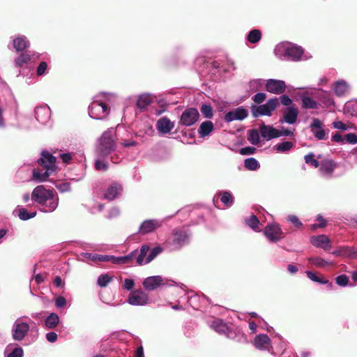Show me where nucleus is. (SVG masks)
Masks as SVG:
<instances>
[{"mask_svg": "<svg viewBox=\"0 0 357 357\" xmlns=\"http://www.w3.org/2000/svg\"><path fill=\"white\" fill-rule=\"evenodd\" d=\"M31 200L37 204L40 211L52 213L58 207L59 198L55 191L38 185L32 191Z\"/></svg>", "mask_w": 357, "mask_h": 357, "instance_id": "obj_1", "label": "nucleus"}, {"mask_svg": "<svg viewBox=\"0 0 357 357\" xmlns=\"http://www.w3.org/2000/svg\"><path fill=\"white\" fill-rule=\"evenodd\" d=\"M116 98L114 93L101 92L93 98V101L89 106V114L95 119H102L109 113V104Z\"/></svg>", "mask_w": 357, "mask_h": 357, "instance_id": "obj_2", "label": "nucleus"}, {"mask_svg": "<svg viewBox=\"0 0 357 357\" xmlns=\"http://www.w3.org/2000/svg\"><path fill=\"white\" fill-rule=\"evenodd\" d=\"M274 52L278 58L287 61H298L307 59L301 47L289 42L278 44Z\"/></svg>", "mask_w": 357, "mask_h": 357, "instance_id": "obj_3", "label": "nucleus"}, {"mask_svg": "<svg viewBox=\"0 0 357 357\" xmlns=\"http://www.w3.org/2000/svg\"><path fill=\"white\" fill-rule=\"evenodd\" d=\"M116 130L113 128H110L105 131L101 137L98 139L96 144V155L99 158H106L116 148Z\"/></svg>", "mask_w": 357, "mask_h": 357, "instance_id": "obj_4", "label": "nucleus"}, {"mask_svg": "<svg viewBox=\"0 0 357 357\" xmlns=\"http://www.w3.org/2000/svg\"><path fill=\"white\" fill-rule=\"evenodd\" d=\"M31 324H34V322L26 316L16 319L11 328L13 339L15 341L23 340L30 331Z\"/></svg>", "mask_w": 357, "mask_h": 357, "instance_id": "obj_5", "label": "nucleus"}, {"mask_svg": "<svg viewBox=\"0 0 357 357\" xmlns=\"http://www.w3.org/2000/svg\"><path fill=\"white\" fill-rule=\"evenodd\" d=\"M190 235L186 231L176 229L172 232V239L167 242V245L171 251L181 249L189 243Z\"/></svg>", "mask_w": 357, "mask_h": 357, "instance_id": "obj_6", "label": "nucleus"}, {"mask_svg": "<svg viewBox=\"0 0 357 357\" xmlns=\"http://www.w3.org/2000/svg\"><path fill=\"white\" fill-rule=\"evenodd\" d=\"M279 105L278 98H274L269 99L266 103L259 105L257 107H253L252 109V113L253 116L258 117L259 116H268L272 115V113Z\"/></svg>", "mask_w": 357, "mask_h": 357, "instance_id": "obj_7", "label": "nucleus"}, {"mask_svg": "<svg viewBox=\"0 0 357 357\" xmlns=\"http://www.w3.org/2000/svg\"><path fill=\"white\" fill-rule=\"evenodd\" d=\"M264 234L271 243L279 242L284 237V233L277 222L268 224L264 229Z\"/></svg>", "mask_w": 357, "mask_h": 357, "instance_id": "obj_8", "label": "nucleus"}, {"mask_svg": "<svg viewBox=\"0 0 357 357\" xmlns=\"http://www.w3.org/2000/svg\"><path fill=\"white\" fill-rule=\"evenodd\" d=\"M199 114L195 108H188L183 111L181 116L180 122L185 126H190L195 124L199 119Z\"/></svg>", "mask_w": 357, "mask_h": 357, "instance_id": "obj_9", "label": "nucleus"}, {"mask_svg": "<svg viewBox=\"0 0 357 357\" xmlns=\"http://www.w3.org/2000/svg\"><path fill=\"white\" fill-rule=\"evenodd\" d=\"M149 296L142 290L134 291L130 293L128 303L132 305H144L149 303Z\"/></svg>", "mask_w": 357, "mask_h": 357, "instance_id": "obj_10", "label": "nucleus"}, {"mask_svg": "<svg viewBox=\"0 0 357 357\" xmlns=\"http://www.w3.org/2000/svg\"><path fill=\"white\" fill-rule=\"evenodd\" d=\"M338 167V164L332 159H324L320 162L319 171L321 174L327 177L332 178L335 169Z\"/></svg>", "mask_w": 357, "mask_h": 357, "instance_id": "obj_11", "label": "nucleus"}, {"mask_svg": "<svg viewBox=\"0 0 357 357\" xmlns=\"http://www.w3.org/2000/svg\"><path fill=\"white\" fill-rule=\"evenodd\" d=\"M35 118L41 124H46L50 119L51 110L47 105L36 107L34 109Z\"/></svg>", "mask_w": 357, "mask_h": 357, "instance_id": "obj_12", "label": "nucleus"}, {"mask_svg": "<svg viewBox=\"0 0 357 357\" xmlns=\"http://www.w3.org/2000/svg\"><path fill=\"white\" fill-rule=\"evenodd\" d=\"M175 126L174 122L166 116L160 118L156 122V129L161 135L170 133Z\"/></svg>", "mask_w": 357, "mask_h": 357, "instance_id": "obj_13", "label": "nucleus"}, {"mask_svg": "<svg viewBox=\"0 0 357 357\" xmlns=\"http://www.w3.org/2000/svg\"><path fill=\"white\" fill-rule=\"evenodd\" d=\"M162 225V221L158 219H150L144 220L140 225L139 232L141 234H146L154 231Z\"/></svg>", "mask_w": 357, "mask_h": 357, "instance_id": "obj_14", "label": "nucleus"}, {"mask_svg": "<svg viewBox=\"0 0 357 357\" xmlns=\"http://www.w3.org/2000/svg\"><path fill=\"white\" fill-rule=\"evenodd\" d=\"M286 89V84L282 80L269 79L266 82V89L267 91L274 93H282Z\"/></svg>", "mask_w": 357, "mask_h": 357, "instance_id": "obj_15", "label": "nucleus"}, {"mask_svg": "<svg viewBox=\"0 0 357 357\" xmlns=\"http://www.w3.org/2000/svg\"><path fill=\"white\" fill-rule=\"evenodd\" d=\"M333 93L337 97H344L349 94L351 86L350 84L344 79H338L332 84Z\"/></svg>", "mask_w": 357, "mask_h": 357, "instance_id": "obj_16", "label": "nucleus"}, {"mask_svg": "<svg viewBox=\"0 0 357 357\" xmlns=\"http://www.w3.org/2000/svg\"><path fill=\"white\" fill-rule=\"evenodd\" d=\"M248 115V110L243 107H239L228 112L225 115V121L228 123L233 121H242L245 119Z\"/></svg>", "mask_w": 357, "mask_h": 357, "instance_id": "obj_17", "label": "nucleus"}, {"mask_svg": "<svg viewBox=\"0 0 357 357\" xmlns=\"http://www.w3.org/2000/svg\"><path fill=\"white\" fill-rule=\"evenodd\" d=\"M38 163L45 169L56 171V158L47 151H43L41 153V158L38 160Z\"/></svg>", "mask_w": 357, "mask_h": 357, "instance_id": "obj_18", "label": "nucleus"}, {"mask_svg": "<svg viewBox=\"0 0 357 357\" xmlns=\"http://www.w3.org/2000/svg\"><path fill=\"white\" fill-rule=\"evenodd\" d=\"M137 255V250H133L129 255L122 257H115L113 255H107V261H110L114 264H132L136 256Z\"/></svg>", "mask_w": 357, "mask_h": 357, "instance_id": "obj_19", "label": "nucleus"}, {"mask_svg": "<svg viewBox=\"0 0 357 357\" xmlns=\"http://www.w3.org/2000/svg\"><path fill=\"white\" fill-rule=\"evenodd\" d=\"M211 326L217 333L220 334H225L229 338H234L231 329L222 320L219 319H214L211 324Z\"/></svg>", "mask_w": 357, "mask_h": 357, "instance_id": "obj_20", "label": "nucleus"}, {"mask_svg": "<svg viewBox=\"0 0 357 357\" xmlns=\"http://www.w3.org/2000/svg\"><path fill=\"white\" fill-rule=\"evenodd\" d=\"M311 243L316 248H322L328 250L331 248L329 238L324 234L312 236L310 238Z\"/></svg>", "mask_w": 357, "mask_h": 357, "instance_id": "obj_21", "label": "nucleus"}, {"mask_svg": "<svg viewBox=\"0 0 357 357\" xmlns=\"http://www.w3.org/2000/svg\"><path fill=\"white\" fill-rule=\"evenodd\" d=\"M254 346L259 350H269L271 347V340L266 334L257 335L253 340Z\"/></svg>", "mask_w": 357, "mask_h": 357, "instance_id": "obj_22", "label": "nucleus"}, {"mask_svg": "<svg viewBox=\"0 0 357 357\" xmlns=\"http://www.w3.org/2000/svg\"><path fill=\"white\" fill-rule=\"evenodd\" d=\"M261 136L266 141L279 137V130L271 126L262 125L259 128Z\"/></svg>", "mask_w": 357, "mask_h": 357, "instance_id": "obj_23", "label": "nucleus"}, {"mask_svg": "<svg viewBox=\"0 0 357 357\" xmlns=\"http://www.w3.org/2000/svg\"><path fill=\"white\" fill-rule=\"evenodd\" d=\"M122 186L117 183H113L105 190L104 197L108 200H113L117 198L122 192Z\"/></svg>", "mask_w": 357, "mask_h": 357, "instance_id": "obj_24", "label": "nucleus"}, {"mask_svg": "<svg viewBox=\"0 0 357 357\" xmlns=\"http://www.w3.org/2000/svg\"><path fill=\"white\" fill-rule=\"evenodd\" d=\"M298 114V110L297 108L294 107H287L283 110V119L280 121L289 124H294L297 120Z\"/></svg>", "mask_w": 357, "mask_h": 357, "instance_id": "obj_25", "label": "nucleus"}, {"mask_svg": "<svg viewBox=\"0 0 357 357\" xmlns=\"http://www.w3.org/2000/svg\"><path fill=\"white\" fill-rule=\"evenodd\" d=\"M79 260L86 262L107 261V255H98L94 253L82 252L79 255Z\"/></svg>", "mask_w": 357, "mask_h": 357, "instance_id": "obj_26", "label": "nucleus"}, {"mask_svg": "<svg viewBox=\"0 0 357 357\" xmlns=\"http://www.w3.org/2000/svg\"><path fill=\"white\" fill-rule=\"evenodd\" d=\"M310 128L312 132L317 139L323 140L326 138V132L320 120L314 119L310 125Z\"/></svg>", "mask_w": 357, "mask_h": 357, "instance_id": "obj_27", "label": "nucleus"}, {"mask_svg": "<svg viewBox=\"0 0 357 357\" xmlns=\"http://www.w3.org/2000/svg\"><path fill=\"white\" fill-rule=\"evenodd\" d=\"M163 283V279L160 275L146 278L143 282L144 287L149 291L154 290Z\"/></svg>", "mask_w": 357, "mask_h": 357, "instance_id": "obj_28", "label": "nucleus"}, {"mask_svg": "<svg viewBox=\"0 0 357 357\" xmlns=\"http://www.w3.org/2000/svg\"><path fill=\"white\" fill-rule=\"evenodd\" d=\"M54 172V171L49 170V169H45L43 167L40 169H34L32 179L37 182H43Z\"/></svg>", "mask_w": 357, "mask_h": 357, "instance_id": "obj_29", "label": "nucleus"}, {"mask_svg": "<svg viewBox=\"0 0 357 357\" xmlns=\"http://www.w3.org/2000/svg\"><path fill=\"white\" fill-rule=\"evenodd\" d=\"M214 130V125L211 121L202 122L197 130L199 137L204 138L208 137Z\"/></svg>", "mask_w": 357, "mask_h": 357, "instance_id": "obj_30", "label": "nucleus"}, {"mask_svg": "<svg viewBox=\"0 0 357 357\" xmlns=\"http://www.w3.org/2000/svg\"><path fill=\"white\" fill-rule=\"evenodd\" d=\"M153 98L150 93H143L138 96L136 105L141 110L145 109L153 102Z\"/></svg>", "mask_w": 357, "mask_h": 357, "instance_id": "obj_31", "label": "nucleus"}, {"mask_svg": "<svg viewBox=\"0 0 357 357\" xmlns=\"http://www.w3.org/2000/svg\"><path fill=\"white\" fill-rule=\"evenodd\" d=\"M13 45L17 52H20L29 47V42L25 36L19 35L13 40Z\"/></svg>", "mask_w": 357, "mask_h": 357, "instance_id": "obj_32", "label": "nucleus"}, {"mask_svg": "<svg viewBox=\"0 0 357 357\" xmlns=\"http://www.w3.org/2000/svg\"><path fill=\"white\" fill-rule=\"evenodd\" d=\"M59 323V317L56 313H51L45 319L44 325L48 329L55 328Z\"/></svg>", "mask_w": 357, "mask_h": 357, "instance_id": "obj_33", "label": "nucleus"}, {"mask_svg": "<svg viewBox=\"0 0 357 357\" xmlns=\"http://www.w3.org/2000/svg\"><path fill=\"white\" fill-rule=\"evenodd\" d=\"M308 261L310 264L319 268H324L333 264L332 261H328L319 257H310L308 258Z\"/></svg>", "mask_w": 357, "mask_h": 357, "instance_id": "obj_34", "label": "nucleus"}, {"mask_svg": "<svg viewBox=\"0 0 357 357\" xmlns=\"http://www.w3.org/2000/svg\"><path fill=\"white\" fill-rule=\"evenodd\" d=\"M245 225L251 228L253 231L256 232L260 231V222L256 215H251L250 217L246 218L245 219Z\"/></svg>", "mask_w": 357, "mask_h": 357, "instance_id": "obj_35", "label": "nucleus"}, {"mask_svg": "<svg viewBox=\"0 0 357 357\" xmlns=\"http://www.w3.org/2000/svg\"><path fill=\"white\" fill-rule=\"evenodd\" d=\"M351 246H340L332 254L335 257L351 259Z\"/></svg>", "mask_w": 357, "mask_h": 357, "instance_id": "obj_36", "label": "nucleus"}, {"mask_svg": "<svg viewBox=\"0 0 357 357\" xmlns=\"http://www.w3.org/2000/svg\"><path fill=\"white\" fill-rule=\"evenodd\" d=\"M294 144L293 142L289 141L283 142L282 143L277 144L274 146V149L278 153H288L294 147Z\"/></svg>", "mask_w": 357, "mask_h": 357, "instance_id": "obj_37", "label": "nucleus"}, {"mask_svg": "<svg viewBox=\"0 0 357 357\" xmlns=\"http://www.w3.org/2000/svg\"><path fill=\"white\" fill-rule=\"evenodd\" d=\"M148 252H149V247L147 245H143L141 248L139 252L137 251V255L135 257L136 263L138 265L146 264L145 261Z\"/></svg>", "mask_w": 357, "mask_h": 357, "instance_id": "obj_38", "label": "nucleus"}, {"mask_svg": "<svg viewBox=\"0 0 357 357\" xmlns=\"http://www.w3.org/2000/svg\"><path fill=\"white\" fill-rule=\"evenodd\" d=\"M245 167L250 171H256L260 167V164L255 158H249L244 160Z\"/></svg>", "mask_w": 357, "mask_h": 357, "instance_id": "obj_39", "label": "nucleus"}, {"mask_svg": "<svg viewBox=\"0 0 357 357\" xmlns=\"http://www.w3.org/2000/svg\"><path fill=\"white\" fill-rule=\"evenodd\" d=\"M35 54L31 55L28 52L22 53L15 60V65L17 67H21L24 64L27 63L31 59V56H34Z\"/></svg>", "mask_w": 357, "mask_h": 357, "instance_id": "obj_40", "label": "nucleus"}, {"mask_svg": "<svg viewBox=\"0 0 357 357\" xmlns=\"http://www.w3.org/2000/svg\"><path fill=\"white\" fill-rule=\"evenodd\" d=\"M220 201L225 206L230 207L234 203V197L231 192L228 191H223L220 193Z\"/></svg>", "mask_w": 357, "mask_h": 357, "instance_id": "obj_41", "label": "nucleus"}, {"mask_svg": "<svg viewBox=\"0 0 357 357\" xmlns=\"http://www.w3.org/2000/svg\"><path fill=\"white\" fill-rule=\"evenodd\" d=\"M261 38V33L259 29L251 30L247 36V40L251 43H257Z\"/></svg>", "mask_w": 357, "mask_h": 357, "instance_id": "obj_42", "label": "nucleus"}, {"mask_svg": "<svg viewBox=\"0 0 357 357\" xmlns=\"http://www.w3.org/2000/svg\"><path fill=\"white\" fill-rule=\"evenodd\" d=\"M302 106L306 109H317L318 104L312 98L304 96L302 98Z\"/></svg>", "mask_w": 357, "mask_h": 357, "instance_id": "obj_43", "label": "nucleus"}, {"mask_svg": "<svg viewBox=\"0 0 357 357\" xmlns=\"http://www.w3.org/2000/svg\"><path fill=\"white\" fill-rule=\"evenodd\" d=\"M19 218L22 220H27L32 218H34L36 215V211H33L29 213L27 210L23 207H19L18 208Z\"/></svg>", "mask_w": 357, "mask_h": 357, "instance_id": "obj_44", "label": "nucleus"}, {"mask_svg": "<svg viewBox=\"0 0 357 357\" xmlns=\"http://www.w3.org/2000/svg\"><path fill=\"white\" fill-rule=\"evenodd\" d=\"M305 273H306L307 278L313 282H318L319 284H329L330 287L333 286V284L331 282H329V281L328 280L322 279V278H319V276H317L315 273H314L310 271H307L305 272Z\"/></svg>", "mask_w": 357, "mask_h": 357, "instance_id": "obj_45", "label": "nucleus"}, {"mask_svg": "<svg viewBox=\"0 0 357 357\" xmlns=\"http://www.w3.org/2000/svg\"><path fill=\"white\" fill-rule=\"evenodd\" d=\"M259 135V130L252 129L249 131L248 139L252 145H257L260 141Z\"/></svg>", "mask_w": 357, "mask_h": 357, "instance_id": "obj_46", "label": "nucleus"}, {"mask_svg": "<svg viewBox=\"0 0 357 357\" xmlns=\"http://www.w3.org/2000/svg\"><path fill=\"white\" fill-rule=\"evenodd\" d=\"M162 252V248L160 246L154 247L149 252V254L146 257L145 264H149L159 254Z\"/></svg>", "mask_w": 357, "mask_h": 357, "instance_id": "obj_47", "label": "nucleus"}, {"mask_svg": "<svg viewBox=\"0 0 357 357\" xmlns=\"http://www.w3.org/2000/svg\"><path fill=\"white\" fill-rule=\"evenodd\" d=\"M95 161V169L98 171H106L108 168V164L104 160L105 158H99L97 156Z\"/></svg>", "mask_w": 357, "mask_h": 357, "instance_id": "obj_48", "label": "nucleus"}, {"mask_svg": "<svg viewBox=\"0 0 357 357\" xmlns=\"http://www.w3.org/2000/svg\"><path fill=\"white\" fill-rule=\"evenodd\" d=\"M202 115L206 119H211L213 116V111L210 105L204 104L200 107Z\"/></svg>", "mask_w": 357, "mask_h": 357, "instance_id": "obj_49", "label": "nucleus"}, {"mask_svg": "<svg viewBox=\"0 0 357 357\" xmlns=\"http://www.w3.org/2000/svg\"><path fill=\"white\" fill-rule=\"evenodd\" d=\"M112 277L108 274H102L98 278L97 283L101 287H105L111 282Z\"/></svg>", "mask_w": 357, "mask_h": 357, "instance_id": "obj_50", "label": "nucleus"}, {"mask_svg": "<svg viewBox=\"0 0 357 357\" xmlns=\"http://www.w3.org/2000/svg\"><path fill=\"white\" fill-rule=\"evenodd\" d=\"M314 155L312 153H310L305 156V162L307 164H310L314 167H319L320 165V162L314 158Z\"/></svg>", "mask_w": 357, "mask_h": 357, "instance_id": "obj_51", "label": "nucleus"}, {"mask_svg": "<svg viewBox=\"0 0 357 357\" xmlns=\"http://www.w3.org/2000/svg\"><path fill=\"white\" fill-rule=\"evenodd\" d=\"M335 282L340 287H346L349 284V278L347 275L342 274L335 278Z\"/></svg>", "mask_w": 357, "mask_h": 357, "instance_id": "obj_52", "label": "nucleus"}, {"mask_svg": "<svg viewBox=\"0 0 357 357\" xmlns=\"http://www.w3.org/2000/svg\"><path fill=\"white\" fill-rule=\"evenodd\" d=\"M287 220L293 224L296 228H301L303 226L301 221L295 215H289L287 217Z\"/></svg>", "mask_w": 357, "mask_h": 357, "instance_id": "obj_53", "label": "nucleus"}, {"mask_svg": "<svg viewBox=\"0 0 357 357\" xmlns=\"http://www.w3.org/2000/svg\"><path fill=\"white\" fill-rule=\"evenodd\" d=\"M59 156L63 163L69 164L73 160L75 154L73 153H60Z\"/></svg>", "mask_w": 357, "mask_h": 357, "instance_id": "obj_54", "label": "nucleus"}, {"mask_svg": "<svg viewBox=\"0 0 357 357\" xmlns=\"http://www.w3.org/2000/svg\"><path fill=\"white\" fill-rule=\"evenodd\" d=\"M24 351L21 347H15L6 357H23Z\"/></svg>", "mask_w": 357, "mask_h": 357, "instance_id": "obj_55", "label": "nucleus"}, {"mask_svg": "<svg viewBox=\"0 0 357 357\" xmlns=\"http://www.w3.org/2000/svg\"><path fill=\"white\" fill-rule=\"evenodd\" d=\"M47 69V65L46 62L42 61L40 63L37 68L36 74L38 76H43L45 74Z\"/></svg>", "mask_w": 357, "mask_h": 357, "instance_id": "obj_56", "label": "nucleus"}, {"mask_svg": "<svg viewBox=\"0 0 357 357\" xmlns=\"http://www.w3.org/2000/svg\"><path fill=\"white\" fill-rule=\"evenodd\" d=\"M347 142L351 144H357V135L354 133H349L344 136V142Z\"/></svg>", "mask_w": 357, "mask_h": 357, "instance_id": "obj_57", "label": "nucleus"}, {"mask_svg": "<svg viewBox=\"0 0 357 357\" xmlns=\"http://www.w3.org/2000/svg\"><path fill=\"white\" fill-rule=\"evenodd\" d=\"M198 300H199V296L197 294L188 296V303L193 308H196L197 307Z\"/></svg>", "mask_w": 357, "mask_h": 357, "instance_id": "obj_58", "label": "nucleus"}, {"mask_svg": "<svg viewBox=\"0 0 357 357\" xmlns=\"http://www.w3.org/2000/svg\"><path fill=\"white\" fill-rule=\"evenodd\" d=\"M256 148L253 146H246L240 149V153L243 155H252L255 153Z\"/></svg>", "mask_w": 357, "mask_h": 357, "instance_id": "obj_59", "label": "nucleus"}, {"mask_svg": "<svg viewBox=\"0 0 357 357\" xmlns=\"http://www.w3.org/2000/svg\"><path fill=\"white\" fill-rule=\"evenodd\" d=\"M266 98V95L264 93H257L252 97V100L255 102L260 104L263 102Z\"/></svg>", "mask_w": 357, "mask_h": 357, "instance_id": "obj_60", "label": "nucleus"}, {"mask_svg": "<svg viewBox=\"0 0 357 357\" xmlns=\"http://www.w3.org/2000/svg\"><path fill=\"white\" fill-rule=\"evenodd\" d=\"M58 190L61 192H69L70 190V185L68 183H61L56 185Z\"/></svg>", "mask_w": 357, "mask_h": 357, "instance_id": "obj_61", "label": "nucleus"}, {"mask_svg": "<svg viewBox=\"0 0 357 357\" xmlns=\"http://www.w3.org/2000/svg\"><path fill=\"white\" fill-rule=\"evenodd\" d=\"M321 102L324 103L326 106H330L331 105H333L334 100L331 97L330 95H326L321 98L320 99Z\"/></svg>", "mask_w": 357, "mask_h": 357, "instance_id": "obj_62", "label": "nucleus"}, {"mask_svg": "<svg viewBox=\"0 0 357 357\" xmlns=\"http://www.w3.org/2000/svg\"><path fill=\"white\" fill-rule=\"evenodd\" d=\"M66 304V299L63 296H59L55 300V305L58 308L63 307Z\"/></svg>", "mask_w": 357, "mask_h": 357, "instance_id": "obj_63", "label": "nucleus"}, {"mask_svg": "<svg viewBox=\"0 0 357 357\" xmlns=\"http://www.w3.org/2000/svg\"><path fill=\"white\" fill-rule=\"evenodd\" d=\"M333 126L335 129L341 130H347L348 127L346 124H344L341 121H336L333 123Z\"/></svg>", "mask_w": 357, "mask_h": 357, "instance_id": "obj_64", "label": "nucleus"}]
</instances>
